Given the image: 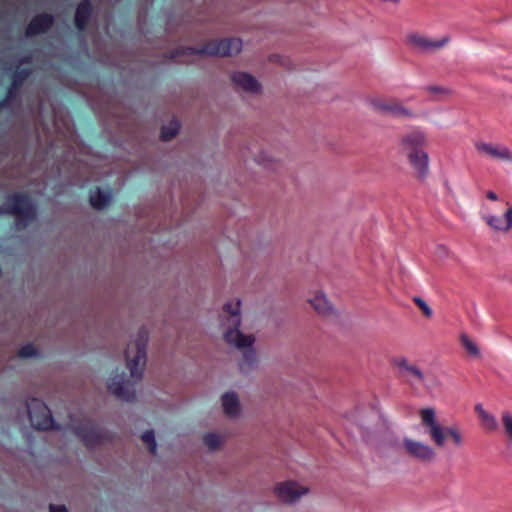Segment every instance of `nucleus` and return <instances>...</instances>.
<instances>
[{
	"label": "nucleus",
	"instance_id": "obj_1",
	"mask_svg": "<svg viewBox=\"0 0 512 512\" xmlns=\"http://www.w3.org/2000/svg\"><path fill=\"white\" fill-rule=\"evenodd\" d=\"M222 337L226 345L240 354L238 369L243 374L256 370L259 366V355L256 348L257 338L253 333L241 330L242 312L240 299L227 301L220 315Z\"/></svg>",
	"mask_w": 512,
	"mask_h": 512
},
{
	"label": "nucleus",
	"instance_id": "obj_2",
	"mask_svg": "<svg viewBox=\"0 0 512 512\" xmlns=\"http://www.w3.org/2000/svg\"><path fill=\"white\" fill-rule=\"evenodd\" d=\"M428 138L422 130H412L403 134L399 139V147L413 170L414 177L424 182L430 171V158L425 147Z\"/></svg>",
	"mask_w": 512,
	"mask_h": 512
},
{
	"label": "nucleus",
	"instance_id": "obj_3",
	"mask_svg": "<svg viewBox=\"0 0 512 512\" xmlns=\"http://www.w3.org/2000/svg\"><path fill=\"white\" fill-rule=\"evenodd\" d=\"M242 47V40L239 38L215 39L199 48H180L176 51L175 57L179 59V62L194 63L203 56L233 57L242 51Z\"/></svg>",
	"mask_w": 512,
	"mask_h": 512
},
{
	"label": "nucleus",
	"instance_id": "obj_4",
	"mask_svg": "<svg viewBox=\"0 0 512 512\" xmlns=\"http://www.w3.org/2000/svg\"><path fill=\"white\" fill-rule=\"evenodd\" d=\"M421 424L426 428L431 441L438 448H443L448 439L456 448L464 445V436L456 425L445 427L441 424L434 408H423L419 411Z\"/></svg>",
	"mask_w": 512,
	"mask_h": 512
},
{
	"label": "nucleus",
	"instance_id": "obj_5",
	"mask_svg": "<svg viewBox=\"0 0 512 512\" xmlns=\"http://www.w3.org/2000/svg\"><path fill=\"white\" fill-rule=\"evenodd\" d=\"M149 336L147 331L140 330L128 342L124 351L125 365L130 372V377L139 381L147 363V345Z\"/></svg>",
	"mask_w": 512,
	"mask_h": 512
},
{
	"label": "nucleus",
	"instance_id": "obj_6",
	"mask_svg": "<svg viewBox=\"0 0 512 512\" xmlns=\"http://www.w3.org/2000/svg\"><path fill=\"white\" fill-rule=\"evenodd\" d=\"M7 208L15 216L18 230L29 226L36 219V211L31 201L21 195H14L7 200Z\"/></svg>",
	"mask_w": 512,
	"mask_h": 512
},
{
	"label": "nucleus",
	"instance_id": "obj_7",
	"mask_svg": "<svg viewBox=\"0 0 512 512\" xmlns=\"http://www.w3.org/2000/svg\"><path fill=\"white\" fill-rule=\"evenodd\" d=\"M229 79L233 90L238 94L253 98L260 97L263 94V86L260 80L247 71H232L229 74Z\"/></svg>",
	"mask_w": 512,
	"mask_h": 512
},
{
	"label": "nucleus",
	"instance_id": "obj_8",
	"mask_svg": "<svg viewBox=\"0 0 512 512\" xmlns=\"http://www.w3.org/2000/svg\"><path fill=\"white\" fill-rule=\"evenodd\" d=\"M370 104L376 112L385 116L400 119L416 118L414 110L396 98H373L370 100Z\"/></svg>",
	"mask_w": 512,
	"mask_h": 512
},
{
	"label": "nucleus",
	"instance_id": "obj_9",
	"mask_svg": "<svg viewBox=\"0 0 512 512\" xmlns=\"http://www.w3.org/2000/svg\"><path fill=\"white\" fill-rule=\"evenodd\" d=\"M71 430L88 448H94L110 439L109 434L88 420L72 425Z\"/></svg>",
	"mask_w": 512,
	"mask_h": 512
},
{
	"label": "nucleus",
	"instance_id": "obj_10",
	"mask_svg": "<svg viewBox=\"0 0 512 512\" xmlns=\"http://www.w3.org/2000/svg\"><path fill=\"white\" fill-rule=\"evenodd\" d=\"M402 451L408 458L421 464H430L437 457V453L431 445L410 437L402 439Z\"/></svg>",
	"mask_w": 512,
	"mask_h": 512
},
{
	"label": "nucleus",
	"instance_id": "obj_11",
	"mask_svg": "<svg viewBox=\"0 0 512 512\" xmlns=\"http://www.w3.org/2000/svg\"><path fill=\"white\" fill-rule=\"evenodd\" d=\"M27 413L31 426L37 430L54 428V422L49 408L37 398H31L26 402Z\"/></svg>",
	"mask_w": 512,
	"mask_h": 512
},
{
	"label": "nucleus",
	"instance_id": "obj_12",
	"mask_svg": "<svg viewBox=\"0 0 512 512\" xmlns=\"http://www.w3.org/2000/svg\"><path fill=\"white\" fill-rule=\"evenodd\" d=\"M449 41L448 36L434 40L418 32L409 33L405 38L406 44L418 54L433 53L444 47Z\"/></svg>",
	"mask_w": 512,
	"mask_h": 512
},
{
	"label": "nucleus",
	"instance_id": "obj_13",
	"mask_svg": "<svg viewBox=\"0 0 512 512\" xmlns=\"http://www.w3.org/2000/svg\"><path fill=\"white\" fill-rule=\"evenodd\" d=\"M106 387L109 393L116 398L131 402L135 399L133 384L126 378L124 372H115L107 380Z\"/></svg>",
	"mask_w": 512,
	"mask_h": 512
},
{
	"label": "nucleus",
	"instance_id": "obj_14",
	"mask_svg": "<svg viewBox=\"0 0 512 512\" xmlns=\"http://www.w3.org/2000/svg\"><path fill=\"white\" fill-rule=\"evenodd\" d=\"M474 148L480 156L498 161L512 162V150L504 144L477 140L474 143Z\"/></svg>",
	"mask_w": 512,
	"mask_h": 512
},
{
	"label": "nucleus",
	"instance_id": "obj_15",
	"mask_svg": "<svg viewBox=\"0 0 512 512\" xmlns=\"http://www.w3.org/2000/svg\"><path fill=\"white\" fill-rule=\"evenodd\" d=\"M308 492V487L302 486L294 481L283 482L275 487V493L279 500L287 504L296 502L301 496L306 495Z\"/></svg>",
	"mask_w": 512,
	"mask_h": 512
},
{
	"label": "nucleus",
	"instance_id": "obj_16",
	"mask_svg": "<svg viewBox=\"0 0 512 512\" xmlns=\"http://www.w3.org/2000/svg\"><path fill=\"white\" fill-rule=\"evenodd\" d=\"M221 409L225 417L230 420H236L241 417L242 405L239 395L234 391H228L220 397Z\"/></svg>",
	"mask_w": 512,
	"mask_h": 512
},
{
	"label": "nucleus",
	"instance_id": "obj_17",
	"mask_svg": "<svg viewBox=\"0 0 512 512\" xmlns=\"http://www.w3.org/2000/svg\"><path fill=\"white\" fill-rule=\"evenodd\" d=\"M227 442V436L224 432L211 430L202 434L201 444L208 453H217L221 451Z\"/></svg>",
	"mask_w": 512,
	"mask_h": 512
},
{
	"label": "nucleus",
	"instance_id": "obj_18",
	"mask_svg": "<svg viewBox=\"0 0 512 512\" xmlns=\"http://www.w3.org/2000/svg\"><path fill=\"white\" fill-rule=\"evenodd\" d=\"M308 302L321 316H330L334 313V305L326 298L322 290L314 291Z\"/></svg>",
	"mask_w": 512,
	"mask_h": 512
},
{
	"label": "nucleus",
	"instance_id": "obj_19",
	"mask_svg": "<svg viewBox=\"0 0 512 512\" xmlns=\"http://www.w3.org/2000/svg\"><path fill=\"white\" fill-rule=\"evenodd\" d=\"M255 162L268 171H278L282 167L281 160L267 149H260L254 156Z\"/></svg>",
	"mask_w": 512,
	"mask_h": 512
},
{
	"label": "nucleus",
	"instance_id": "obj_20",
	"mask_svg": "<svg viewBox=\"0 0 512 512\" xmlns=\"http://www.w3.org/2000/svg\"><path fill=\"white\" fill-rule=\"evenodd\" d=\"M112 200V194L110 190H102L100 188H96L94 191H91L89 196V201L91 206L96 210H103L108 207Z\"/></svg>",
	"mask_w": 512,
	"mask_h": 512
},
{
	"label": "nucleus",
	"instance_id": "obj_21",
	"mask_svg": "<svg viewBox=\"0 0 512 512\" xmlns=\"http://www.w3.org/2000/svg\"><path fill=\"white\" fill-rule=\"evenodd\" d=\"M425 91L431 96L433 101H447L455 95V91L445 85L431 84L425 87Z\"/></svg>",
	"mask_w": 512,
	"mask_h": 512
},
{
	"label": "nucleus",
	"instance_id": "obj_22",
	"mask_svg": "<svg viewBox=\"0 0 512 512\" xmlns=\"http://www.w3.org/2000/svg\"><path fill=\"white\" fill-rule=\"evenodd\" d=\"M52 24V17L47 14L35 17L27 28L28 35H35L44 32Z\"/></svg>",
	"mask_w": 512,
	"mask_h": 512
},
{
	"label": "nucleus",
	"instance_id": "obj_23",
	"mask_svg": "<svg viewBox=\"0 0 512 512\" xmlns=\"http://www.w3.org/2000/svg\"><path fill=\"white\" fill-rule=\"evenodd\" d=\"M394 365L401 371L405 372L407 374L412 375L414 378H416L419 382L424 381V374L422 371L416 366L409 363V361L404 358L400 357L394 361Z\"/></svg>",
	"mask_w": 512,
	"mask_h": 512
},
{
	"label": "nucleus",
	"instance_id": "obj_24",
	"mask_svg": "<svg viewBox=\"0 0 512 512\" xmlns=\"http://www.w3.org/2000/svg\"><path fill=\"white\" fill-rule=\"evenodd\" d=\"M180 128L181 124L178 119H170L167 123L163 124L161 128V140L165 142L171 141L178 135Z\"/></svg>",
	"mask_w": 512,
	"mask_h": 512
},
{
	"label": "nucleus",
	"instance_id": "obj_25",
	"mask_svg": "<svg viewBox=\"0 0 512 512\" xmlns=\"http://www.w3.org/2000/svg\"><path fill=\"white\" fill-rule=\"evenodd\" d=\"M475 410L481 419V424L484 427V429L488 431H495L497 429L498 424L496 418L493 415L489 414L486 410H484L482 405H476Z\"/></svg>",
	"mask_w": 512,
	"mask_h": 512
},
{
	"label": "nucleus",
	"instance_id": "obj_26",
	"mask_svg": "<svg viewBox=\"0 0 512 512\" xmlns=\"http://www.w3.org/2000/svg\"><path fill=\"white\" fill-rule=\"evenodd\" d=\"M91 12L90 4L87 1L79 4L76 10L75 23L79 29H83Z\"/></svg>",
	"mask_w": 512,
	"mask_h": 512
},
{
	"label": "nucleus",
	"instance_id": "obj_27",
	"mask_svg": "<svg viewBox=\"0 0 512 512\" xmlns=\"http://www.w3.org/2000/svg\"><path fill=\"white\" fill-rule=\"evenodd\" d=\"M141 440H142L143 444L147 447L148 451L152 455H156L157 443H156V439H155L154 430L151 429V430H147V431L143 432V434L141 435Z\"/></svg>",
	"mask_w": 512,
	"mask_h": 512
},
{
	"label": "nucleus",
	"instance_id": "obj_28",
	"mask_svg": "<svg viewBox=\"0 0 512 512\" xmlns=\"http://www.w3.org/2000/svg\"><path fill=\"white\" fill-rule=\"evenodd\" d=\"M486 223L496 232L507 233L505 219L502 220L497 216L490 215L485 218Z\"/></svg>",
	"mask_w": 512,
	"mask_h": 512
},
{
	"label": "nucleus",
	"instance_id": "obj_29",
	"mask_svg": "<svg viewBox=\"0 0 512 512\" xmlns=\"http://www.w3.org/2000/svg\"><path fill=\"white\" fill-rule=\"evenodd\" d=\"M384 445L396 451L402 450V440L392 432L386 433L384 437Z\"/></svg>",
	"mask_w": 512,
	"mask_h": 512
},
{
	"label": "nucleus",
	"instance_id": "obj_30",
	"mask_svg": "<svg viewBox=\"0 0 512 512\" xmlns=\"http://www.w3.org/2000/svg\"><path fill=\"white\" fill-rule=\"evenodd\" d=\"M460 341L463 347L473 356H479L480 351L476 343H474L466 334H461Z\"/></svg>",
	"mask_w": 512,
	"mask_h": 512
},
{
	"label": "nucleus",
	"instance_id": "obj_31",
	"mask_svg": "<svg viewBox=\"0 0 512 512\" xmlns=\"http://www.w3.org/2000/svg\"><path fill=\"white\" fill-rule=\"evenodd\" d=\"M502 423L506 435L512 441V415L509 412H505L502 415Z\"/></svg>",
	"mask_w": 512,
	"mask_h": 512
},
{
	"label": "nucleus",
	"instance_id": "obj_32",
	"mask_svg": "<svg viewBox=\"0 0 512 512\" xmlns=\"http://www.w3.org/2000/svg\"><path fill=\"white\" fill-rule=\"evenodd\" d=\"M413 302L419 307L422 313L430 318L433 314L432 309L428 306V304L420 297H414Z\"/></svg>",
	"mask_w": 512,
	"mask_h": 512
},
{
	"label": "nucleus",
	"instance_id": "obj_33",
	"mask_svg": "<svg viewBox=\"0 0 512 512\" xmlns=\"http://www.w3.org/2000/svg\"><path fill=\"white\" fill-rule=\"evenodd\" d=\"M37 355V349L31 344L25 345L19 350V356L22 358H31Z\"/></svg>",
	"mask_w": 512,
	"mask_h": 512
},
{
	"label": "nucleus",
	"instance_id": "obj_34",
	"mask_svg": "<svg viewBox=\"0 0 512 512\" xmlns=\"http://www.w3.org/2000/svg\"><path fill=\"white\" fill-rule=\"evenodd\" d=\"M504 219L506 222L507 233L512 230V207H509L504 213Z\"/></svg>",
	"mask_w": 512,
	"mask_h": 512
},
{
	"label": "nucleus",
	"instance_id": "obj_35",
	"mask_svg": "<svg viewBox=\"0 0 512 512\" xmlns=\"http://www.w3.org/2000/svg\"><path fill=\"white\" fill-rule=\"evenodd\" d=\"M50 512H68L67 508L63 505H53L49 506Z\"/></svg>",
	"mask_w": 512,
	"mask_h": 512
},
{
	"label": "nucleus",
	"instance_id": "obj_36",
	"mask_svg": "<svg viewBox=\"0 0 512 512\" xmlns=\"http://www.w3.org/2000/svg\"><path fill=\"white\" fill-rule=\"evenodd\" d=\"M486 197L492 201H497L498 200V196L496 195V193H494L493 191H488L486 193Z\"/></svg>",
	"mask_w": 512,
	"mask_h": 512
},
{
	"label": "nucleus",
	"instance_id": "obj_37",
	"mask_svg": "<svg viewBox=\"0 0 512 512\" xmlns=\"http://www.w3.org/2000/svg\"><path fill=\"white\" fill-rule=\"evenodd\" d=\"M436 252L440 253V254H448V253H450V250L446 246L440 245Z\"/></svg>",
	"mask_w": 512,
	"mask_h": 512
},
{
	"label": "nucleus",
	"instance_id": "obj_38",
	"mask_svg": "<svg viewBox=\"0 0 512 512\" xmlns=\"http://www.w3.org/2000/svg\"><path fill=\"white\" fill-rule=\"evenodd\" d=\"M379 2L381 3H385V4H391V5H399L401 0H378Z\"/></svg>",
	"mask_w": 512,
	"mask_h": 512
},
{
	"label": "nucleus",
	"instance_id": "obj_39",
	"mask_svg": "<svg viewBox=\"0 0 512 512\" xmlns=\"http://www.w3.org/2000/svg\"><path fill=\"white\" fill-rule=\"evenodd\" d=\"M16 86H17V79L15 78L14 82H13V88H16Z\"/></svg>",
	"mask_w": 512,
	"mask_h": 512
},
{
	"label": "nucleus",
	"instance_id": "obj_40",
	"mask_svg": "<svg viewBox=\"0 0 512 512\" xmlns=\"http://www.w3.org/2000/svg\"><path fill=\"white\" fill-rule=\"evenodd\" d=\"M367 441L371 443V438L367 436Z\"/></svg>",
	"mask_w": 512,
	"mask_h": 512
}]
</instances>
